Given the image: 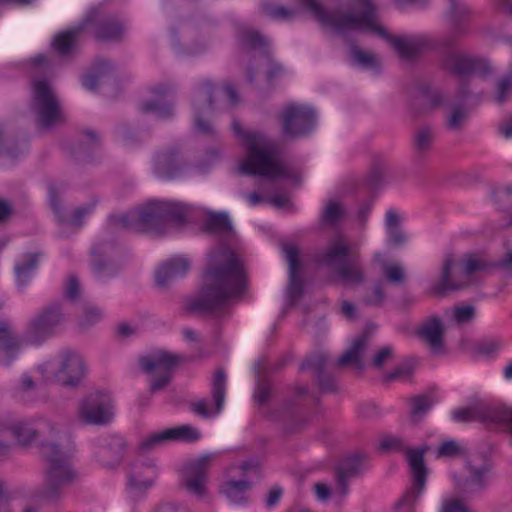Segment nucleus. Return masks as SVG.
<instances>
[{
    "mask_svg": "<svg viewBox=\"0 0 512 512\" xmlns=\"http://www.w3.org/2000/svg\"><path fill=\"white\" fill-rule=\"evenodd\" d=\"M338 277L346 284H359L364 281L363 271L355 263L346 261L336 269Z\"/></svg>",
    "mask_w": 512,
    "mask_h": 512,
    "instance_id": "79ce46f5",
    "label": "nucleus"
},
{
    "mask_svg": "<svg viewBox=\"0 0 512 512\" xmlns=\"http://www.w3.org/2000/svg\"><path fill=\"white\" fill-rule=\"evenodd\" d=\"M382 273L385 279L393 285H401L405 282L406 272L400 263L383 262Z\"/></svg>",
    "mask_w": 512,
    "mask_h": 512,
    "instance_id": "a18cd8bd",
    "label": "nucleus"
},
{
    "mask_svg": "<svg viewBox=\"0 0 512 512\" xmlns=\"http://www.w3.org/2000/svg\"><path fill=\"white\" fill-rule=\"evenodd\" d=\"M449 1V20L451 24L450 32L443 41L446 47H452L456 38L465 35L468 32L467 23L472 16L471 9L458 0Z\"/></svg>",
    "mask_w": 512,
    "mask_h": 512,
    "instance_id": "aec40b11",
    "label": "nucleus"
},
{
    "mask_svg": "<svg viewBox=\"0 0 512 512\" xmlns=\"http://www.w3.org/2000/svg\"><path fill=\"white\" fill-rule=\"evenodd\" d=\"M41 454L47 463L46 485L41 493V498L53 501L61 495L62 489L75 478V471L71 464L73 448L60 447L55 443H43Z\"/></svg>",
    "mask_w": 512,
    "mask_h": 512,
    "instance_id": "39448f33",
    "label": "nucleus"
},
{
    "mask_svg": "<svg viewBox=\"0 0 512 512\" xmlns=\"http://www.w3.org/2000/svg\"><path fill=\"white\" fill-rule=\"evenodd\" d=\"M426 486V482L420 486L418 483L412 481V487L408 489L404 495L395 503V509L397 512H414V506L423 493Z\"/></svg>",
    "mask_w": 512,
    "mask_h": 512,
    "instance_id": "a19ab883",
    "label": "nucleus"
},
{
    "mask_svg": "<svg viewBox=\"0 0 512 512\" xmlns=\"http://www.w3.org/2000/svg\"><path fill=\"white\" fill-rule=\"evenodd\" d=\"M114 250V244L108 241H102L93 246L91 269L98 280L113 277L117 273L118 268L111 261Z\"/></svg>",
    "mask_w": 512,
    "mask_h": 512,
    "instance_id": "412c9836",
    "label": "nucleus"
},
{
    "mask_svg": "<svg viewBox=\"0 0 512 512\" xmlns=\"http://www.w3.org/2000/svg\"><path fill=\"white\" fill-rule=\"evenodd\" d=\"M103 318V312L100 308L94 306H86L84 308L83 316L79 322L81 328L86 329Z\"/></svg>",
    "mask_w": 512,
    "mask_h": 512,
    "instance_id": "4d7b16f0",
    "label": "nucleus"
},
{
    "mask_svg": "<svg viewBox=\"0 0 512 512\" xmlns=\"http://www.w3.org/2000/svg\"><path fill=\"white\" fill-rule=\"evenodd\" d=\"M124 32V23L115 16H101L94 19V33L97 41H117L122 38Z\"/></svg>",
    "mask_w": 512,
    "mask_h": 512,
    "instance_id": "c756f323",
    "label": "nucleus"
},
{
    "mask_svg": "<svg viewBox=\"0 0 512 512\" xmlns=\"http://www.w3.org/2000/svg\"><path fill=\"white\" fill-rule=\"evenodd\" d=\"M54 431V425L44 418L18 421L0 430L2 439L5 434L10 433L21 445L31 444L40 436L51 435Z\"/></svg>",
    "mask_w": 512,
    "mask_h": 512,
    "instance_id": "f3484780",
    "label": "nucleus"
},
{
    "mask_svg": "<svg viewBox=\"0 0 512 512\" xmlns=\"http://www.w3.org/2000/svg\"><path fill=\"white\" fill-rule=\"evenodd\" d=\"M442 66L444 69L460 77L470 74L486 77L492 73V68L486 60L462 52L451 51L446 53L442 59Z\"/></svg>",
    "mask_w": 512,
    "mask_h": 512,
    "instance_id": "dca6fc26",
    "label": "nucleus"
},
{
    "mask_svg": "<svg viewBox=\"0 0 512 512\" xmlns=\"http://www.w3.org/2000/svg\"><path fill=\"white\" fill-rule=\"evenodd\" d=\"M207 231L215 234L230 236L233 234L231 221L226 213H210L205 222Z\"/></svg>",
    "mask_w": 512,
    "mask_h": 512,
    "instance_id": "4c0bfd02",
    "label": "nucleus"
},
{
    "mask_svg": "<svg viewBox=\"0 0 512 512\" xmlns=\"http://www.w3.org/2000/svg\"><path fill=\"white\" fill-rule=\"evenodd\" d=\"M452 419L455 422H470L478 419L475 408H460L452 412Z\"/></svg>",
    "mask_w": 512,
    "mask_h": 512,
    "instance_id": "69168bd1",
    "label": "nucleus"
},
{
    "mask_svg": "<svg viewBox=\"0 0 512 512\" xmlns=\"http://www.w3.org/2000/svg\"><path fill=\"white\" fill-rule=\"evenodd\" d=\"M240 43L246 49H262L267 46V39L258 31L245 29L240 34Z\"/></svg>",
    "mask_w": 512,
    "mask_h": 512,
    "instance_id": "49530a36",
    "label": "nucleus"
},
{
    "mask_svg": "<svg viewBox=\"0 0 512 512\" xmlns=\"http://www.w3.org/2000/svg\"><path fill=\"white\" fill-rule=\"evenodd\" d=\"M497 102L502 104L506 101L507 95L512 91V73L501 79L497 84Z\"/></svg>",
    "mask_w": 512,
    "mask_h": 512,
    "instance_id": "e2e57ef3",
    "label": "nucleus"
},
{
    "mask_svg": "<svg viewBox=\"0 0 512 512\" xmlns=\"http://www.w3.org/2000/svg\"><path fill=\"white\" fill-rule=\"evenodd\" d=\"M329 366V358L325 352H316L308 356L301 365V370L313 369L317 374L319 387L323 391L332 392L336 390L334 377L327 375L325 369Z\"/></svg>",
    "mask_w": 512,
    "mask_h": 512,
    "instance_id": "bb28decb",
    "label": "nucleus"
},
{
    "mask_svg": "<svg viewBox=\"0 0 512 512\" xmlns=\"http://www.w3.org/2000/svg\"><path fill=\"white\" fill-rule=\"evenodd\" d=\"M211 457L210 454L202 455L187 462L182 468L180 485L197 499H203L206 495Z\"/></svg>",
    "mask_w": 512,
    "mask_h": 512,
    "instance_id": "f8f14e48",
    "label": "nucleus"
},
{
    "mask_svg": "<svg viewBox=\"0 0 512 512\" xmlns=\"http://www.w3.org/2000/svg\"><path fill=\"white\" fill-rule=\"evenodd\" d=\"M349 255V243L343 236L337 235L328 243L325 249L316 253L315 261L337 269L340 265L348 261Z\"/></svg>",
    "mask_w": 512,
    "mask_h": 512,
    "instance_id": "b1692460",
    "label": "nucleus"
},
{
    "mask_svg": "<svg viewBox=\"0 0 512 512\" xmlns=\"http://www.w3.org/2000/svg\"><path fill=\"white\" fill-rule=\"evenodd\" d=\"M49 200L51 208L61 224L78 228L83 225V219L94 211L97 203L95 200L90 201L76 208L73 214L65 215L62 211L60 201L53 187L49 188Z\"/></svg>",
    "mask_w": 512,
    "mask_h": 512,
    "instance_id": "393cba45",
    "label": "nucleus"
},
{
    "mask_svg": "<svg viewBox=\"0 0 512 512\" xmlns=\"http://www.w3.org/2000/svg\"><path fill=\"white\" fill-rule=\"evenodd\" d=\"M182 357L165 351H157L140 358L141 368L148 374H154L150 380V393L163 389L171 380L172 370Z\"/></svg>",
    "mask_w": 512,
    "mask_h": 512,
    "instance_id": "9d476101",
    "label": "nucleus"
},
{
    "mask_svg": "<svg viewBox=\"0 0 512 512\" xmlns=\"http://www.w3.org/2000/svg\"><path fill=\"white\" fill-rule=\"evenodd\" d=\"M360 471V460L358 457L349 459L343 466L336 470V490L335 492L344 498L348 494L349 480L356 476Z\"/></svg>",
    "mask_w": 512,
    "mask_h": 512,
    "instance_id": "f704fd0d",
    "label": "nucleus"
},
{
    "mask_svg": "<svg viewBox=\"0 0 512 512\" xmlns=\"http://www.w3.org/2000/svg\"><path fill=\"white\" fill-rule=\"evenodd\" d=\"M434 139V133L429 127L420 128L414 136V148L418 153L428 151Z\"/></svg>",
    "mask_w": 512,
    "mask_h": 512,
    "instance_id": "8fccbe9b",
    "label": "nucleus"
},
{
    "mask_svg": "<svg viewBox=\"0 0 512 512\" xmlns=\"http://www.w3.org/2000/svg\"><path fill=\"white\" fill-rule=\"evenodd\" d=\"M190 261L183 257H175L163 263L156 271V284L164 288L179 277L184 276L190 269Z\"/></svg>",
    "mask_w": 512,
    "mask_h": 512,
    "instance_id": "c85d7f7f",
    "label": "nucleus"
},
{
    "mask_svg": "<svg viewBox=\"0 0 512 512\" xmlns=\"http://www.w3.org/2000/svg\"><path fill=\"white\" fill-rule=\"evenodd\" d=\"M304 7L312 16L325 27H329L336 33L344 34L349 31H370L385 38L396 50L399 57L411 60L431 46L428 37H395L386 33L379 26L376 17V8L371 0H358L347 13H329L320 0H301Z\"/></svg>",
    "mask_w": 512,
    "mask_h": 512,
    "instance_id": "f257e3e1",
    "label": "nucleus"
},
{
    "mask_svg": "<svg viewBox=\"0 0 512 512\" xmlns=\"http://www.w3.org/2000/svg\"><path fill=\"white\" fill-rule=\"evenodd\" d=\"M214 91L213 84L206 80L201 83L196 92V99L194 102V127L195 130L201 134H212L213 128L208 121L203 119L202 110L211 112L213 110L212 95Z\"/></svg>",
    "mask_w": 512,
    "mask_h": 512,
    "instance_id": "4be33fe9",
    "label": "nucleus"
},
{
    "mask_svg": "<svg viewBox=\"0 0 512 512\" xmlns=\"http://www.w3.org/2000/svg\"><path fill=\"white\" fill-rule=\"evenodd\" d=\"M369 342V333L364 332L361 335L357 336L350 348L341 356L339 357L337 363L335 365L339 366H346V365H353L356 369L362 370L364 367V364L361 361L362 354L366 347L368 346Z\"/></svg>",
    "mask_w": 512,
    "mask_h": 512,
    "instance_id": "473e14b6",
    "label": "nucleus"
},
{
    "mask_svg": "<svg viewBox=\"0 0 512 512\" xmlns=\"http://www.w3.org/2000/svg\"><path fill=\"white\" fill-rule=\"evenodd\" d=\"M39 259V253H27L16 262L14 271L16 281L19 286H25L31 279L33 273L37 269Z\"/></svg>",
    "mask_w": 512,
    "mask_h": 512,
    "instance_id": "e433bc0d",
    "label": "nucleus"
},
{
    "mask_svg": "<svg viewBox=\"0 0 512 512\" xmlns=\"http://www.w3.org/2000/svg\"><path fill=\"white\" fill-rule=\"evenodd\" d=\"M168 429L171 435V442H196L201 438V432L191 425H181Z\"/></svg>",
    "mask_w": 512,
    "mask_h": 512,
    "instance_id": "c03bdc74",
    "label": "nucleus"
},
{
    "mask_svg": "<svg viewBox=\"0 0 512 512\" xmlns=\"http://www.w3.org/2000/svg\"><path fill=\"white\" fill-rule=\"evenodd\" d=\"M461 447L455 440H448L441 443L437 450L438 457H450L460 453Z\"/></svg>",
    "mask_w": 512,
    "mask_h": 512,
    "instance_id": "774afa93",
    "label": "nucleus"
},
{
    "mask_svg": "<svg viewBox=\"0 0 512 512\" xmlns=\"http://www.w3.org/2000/svg\"><path fill=\"white\" fill-rule=\"evenodd\" d=\"M282 249L285 253L289 268L287 300L290 304H294L303 294V283L300 277L301 264L299 260V249L294 244H284Z\"/></svg>",
    "mask_w": 512,
    "mask_h": 512,
    "instance_id": "6ab92c4d",
    "label": "nucleus"
},
{
    "mask_svg": "<svg viewBox=\"0 0 512 512\" xmlns=\"http://www.w3.org/2000/svg\"><path fill=\"white\" fill-rule=\"evenodd\" d=\"M203 281L198 296L187 305L190 311L217 314L241 297L247 285L243 264L228 246L210 254Z\"/></svg>",
    "mask_w": 512,
    "mask_h": 512,
    "instance_id": "f03ea898",
    "label": "nucleus"
},
{
    "mask_svg": "<svg viewBox=\"0 0 512 512\" xmlns=\"http://www.w3.org/2000/svg\"><path fill=\"white\" fill-rule=\"evenodd\" d=\"M433 399L428 395L416 396L412 399L411 416L416 419L425 414L433 405Z\"/></svg>",
    "mask_w": 512,
    "mask_h": 512,
    "instance_id": "6e6d98bb",
    "label": "nucleus"
},
{
    "mask_svg": "<svg viewBox=\"0 0 512 512\" xmlns=\"http://www.w3.org/2000/svg\"><path fill=\"white\" fill-rule=\"evenodd\" d=\"M158 469L152 460H137L127 471V492L132 499L142 497L155 483Z\"/></svg>",
    "mask_w": 512,
    "mask_h": 512,
    "instance_id": "4468645a",
    "label": "nucleus"
},
{
    "mask_svg": "<svg viewBox=\"0 0 512 512\" xmlns=\"http://www.w3.org/2000/svg\"><path fill=\"white\" fill-rule=\"evenodd\" d=\"M62 320V311L58 304L44 309L33 318L26 331V340L30 344L39 345L54 333Z\"/></svg>",
    "mask_w": 512,
    "mask_h": 512,
    "instance_id": "2eb2a0df",
    "label": "nucleus"
},
{
    "mask_svg": "<svg viewBox=\"0 0 512 512\" xmlns=\"http://www.w3.org/2000/svg\"><path fill=\"white\" fill-rule=\"evenodd\" d=\"M186 210L181 203L153 200L127 213L112 215L110 222L114 227L163 234L168 224L185 222Z\"/></svg>",
    "mask_w": 512,
    "mask_h": 512,
    "instance_id": "20e7f679",
    "label": "nucleus"
},
{
    "mask_svg": "<svg viewBox=\"0 0 512 512\" xmlns=\"http://www.w3.org/2000/svg\"><path fill=\"white\" fill-rule=\"evenodd\" d=\"M443 104L444 96L438 89L432 88L428 84L421 85L417 89L414 103L415 106H420V108L417 109V112H426L428 110L436 109L441 107Z\"/></svg>",
    "mask_w": 512,
    "mask_h": 512,
    "instance_id": "72a5a7b5",
    "label": "nucleus"
},
{
    "mask_svg": "<svg viewBox=\"0 0 512 512\" xmlns=\"http://www.w3.org/2000/svg\"><path fill=\"white\" fill-rule=\"evenodd\" d=\"M263 11L273 19L284 21L292 19L297 13L294 9H288L282 5H274L270 3L263 5Z\"/></svg>",
    "mask_w": 512,
    "mask_h": 512,
    "instance_id": "3c124183",
    "label": "nucleus"
},
{
    "mask_svg": "<svg viewBox=\"0 0 512 512\" xmlns=\"http://www.w3.org/2000/svg\"><path fill=\"white\" fill-rule=\"evenodd\" d=\"M20 350V340L9 322L0 320V365L8 366Z\"/></svg>",
    "mask_w": 512,
    "mask_h": 512,
    "instance_id": "cd10ccee",
    "label": "nucleus"
},
{
    "mask_svg": "<svg viewBox=\"0 0 512 512\" xmlns=\"http://www.w3.org/2000/svg\"><path fill=\"white\" fill-rule=\"evenodd\" d=\"M352 57L355 62L366 68L377 67L379 64L378 58L376 55L365 52L358 47H352L351 49Z\"/></svg>",
    "mask_w": 512,
    "mask_h": 512,
    "instance_id": "13d9d810",
    "label": "nucleus"
},
{
    "mask_svg": "<svg viewBox=\"0 0 512 512\" xmlns=\"http://www.w3.org/2000/svg\"><path fill=\"white\" fill-rule=\"evenodd\" d=\"M236 135L241 137L246 150L239 170L245 175H259L268 179H278L286 175V168L279 160L277 144L257 131L244 132L236 121L232 125Z\"/></svg>",
    "mask_w": 512,
    "mask_h": 512,
    "instance_id": "7ed1b4c3",
    "label": "nucleus"
},
{
    "mask_svg": "<svg viewBox=\"0 0 512 512\" xmlns=\"http://www.w3.org/2000/svg\"><path fill=\"white\" fill-rule=\"evenodd\" d=\"M456 261L453 255H446L442 264L440 278L432 287V292L437 295H444L449 291L464 288L470 283V275L476 271L486 269V262L475 255H468L463 260L462 271H454Z\"/></svg>",
    "mask_w": 512,
    "mask_h": 512,
    "instance_id": "6e6552de",
    "label": "nucleus"
},
{
    "mask_svg": "<svg viewBox=\"0 0 512 512\" xmlns=\"http://www.w3.org/2000/svg\"><path fill=\"white\" fill-rule=\"evenodd\" d=\"M112 66L107 60H98L94 64L92 70L82 79V85L88 90H94L100 81L108 75Z\"/></svg>",
    "mask_w": 512,
    "mask_h": 512,
    "instance_id": "58836bf2",
    "label": "nucleus"
},
{
    "mask_svg": "<svg viewBox=\"0 0 512 512\" xmlns=\"http://www.w3.org/2000/svg\"><path fill=\"white\" fill-rule=\"evenodd\" d=\"M413 375V367L410 363H402L395 367L391 372L386 373L383 377L385 383L396 380H409Z\"/></svg>",
    "mask_w": 512,
    "mask_h": 512,
    "instance_id": "864d4df0",
    "label": "nucleus"
},
{
    "mask_svg": "<svg viewBox=\"0 0 512 512\" xmlns=\"http://www.w3.org/2000/svg\"><path fill=\"white\" fill-rule=\"evenodd\" d=\"M416 333L434 352L442 350L444 325L439 317L431 316L427 318Z\"/></svg>",
    "mask_w": 512,
    "mask_h": 512,
    "instance_id": "7c9ffc66",
    "label": "nucleus"
},
{
    "mask_svg": "<svg viewBox=\"0 0 512 512\" xmlns=\"http://www.w3.org/2000/svg\"><path fill=\"white\" fill-rule=\"evenodd\" d=\"M35 391L36 383L34 380L28 375H23L16 388L17 397L23 402L31 403L35 401L33 397Z\"/></svg>",
    "mask_w": 512,
    "mask_h": 512,
    "instance_id": "09e8293b",
    "label": "nucleus"
},
{
    "mask_svg": "<svg viewBox=\"0 0 512 512\" xmlns=\"http://www.w3.org/2000/svg\"><path fill=\"white\" fill-rule=\"evenodd\" d=\"M393 349L391 346H385L379 349L373 356L371 364L373 367L381 368L392 358Z\"/></svg>",
    "mask_w": 512,
    "mask_h": 512,
    "instance_id": "0e129e2a",
    "label": "nucleus"
},
{
    "mask_svg": "<svg viewBox=\"0 0 512 512\" xmlns=\"http://www.w3.org/2000/svg\"><path fill=\"white\" fill-rule=\"evenodd\" d=\"M379 446L385 452L404 453L412 473V481L414 480L420 486L427 481L428 469L424 462V455L428 450L427 446L409 448L403 438L395 435L383 436Z\"/></svg>",
    "mask_w": 512,
    "mask_h": 512,
    "instance_id": "1a4fd4ad",
    "label": "nucleus"
},
{
    "mask_svg": "<svg viewBox=\"0 0 512 512\" xmlns=\"http://www.w3.org/2000/svg\"><path fill=\"white\" fill-rule=\"evenodd\" d=\"M271 393V385L267 380H261L259 379L257 382V386L254 392V398L255 400L260 404H265Z\"/></svg>",
    "mask_w": 512,
    "mask_h": 512,
    "instance_id": "680f3d73",
    "label": "nucleus"
},
{
    "mask_svg": "<svg viewBox=\"0 0 512 512\" xmlns=\"http://www.w3.org/2000/svg\"><path fill=\"white\" fill-rule=\"evenodd\" d=\"M344 215L345 213L342 206L335 201H330L322 213V220L326 224L334 225L339 222Z\"/></svg>",
    "mask_w": 512,
    "mask_h": 512,
    "instance_id": "603ef678",
    "label": "nucleus"
},
{
    "mask_svg": "<svg viewBox=\"0 0 512 512\" xmlns=\"http://www.w3.org/2000/svg\"><path fill=\"white\" fill-rule=\"evenodd\" d=\"M468 116L467 110L460 104L454 105L448 115L447 126L450 129H459Z\"/></svg>",
    "mask_w": 512,
    "mask_h": 512,
    "instance_id": "5fc2aeb1",
    "label": "nucleus"
},
{
    "mask_svg": "<svg viewBox=\"0 0 512 512\" xmlns=\"http://www.w3.org/2000/svg\"><path fill=\"white\" fill-rule=\"evenodd\" d=\"M30 109L35 117L37 129L47 130L64 121L58 98L46 79L32 82Z\"/></svg>",
    "mask_w": 512,
    "mask_h": 512,
    "instance_id": "0eeeda50",
    "label": "nucleus"
},
{
    "mask_svg": "<svg viewBox=\"0 0 512 512\" xmlns=\"http://www.w3.org/2000/svg\"><path fill=\"white\" fill-rule=\"evenodd\" d=\"M505 346L501 338H492L479 343L477 351L483 355H494Z\"/></svg>",
    "mask_w": 512,
    "mask_h": 512,
    "instance_id": "052dcab7",
    "label": "nucleus"
},
{
    "mask_svg": "<svg viewBox=\"0 0 512 512\" xmlns=\"http://www.w3.org/2000/svg\"><path fill=\"white\" fill-rule=\"evenodd\" d=\"M439 512H474L469 506L457 497H448L442 500Z\"/></svg>",
    "mask_w": 512,
    "mask_h": 512,
    "instance_id": "bf43d9fd",
    "label": "nucleus"
},
{
    "mask_svg": "<svg viewBox=\"0 0 512 512\" xmlns=\"http://www.w3.org/2000/svg\"><path fill=\"white\" fill-rule=\"evenodd\" d=\"M94 14H97V11L91 12L83 24L57 34L52 42L54 50L60 55H68L71 53L75 48L80 33L86 25L92 21Z\"/></svg>",
    "mask_w": 512,
    "mask_h": 512,
    "instance_id": "2f4dec72",
    "label": "nucleus"
},
{
    "mask_svg": "<svg viewBox=\"0 0 512 512\" xmlns=\"http://www.w3.org/2000/svg\"><path fill=\"white\" fill-rule=\"evenodd\" d=\"M141 111L153 113L158 119L165 120L173 115V106L162 99H156L144 102L141 105Z\"/></svg>",
    "mask_w": 512,
    "mask_h": 512,
    "instance_id": "37998d69",
    "label": "nucleus"
},
{
    "mask_svg": "<svg viewBox=\"0 0 512 512\" xmlns=\"http://www.w3.org/2000/svg\"><path fill=\"white\" fill-rule=\"evenodd\" d=\"M38 371L47 382H56L62 386L76 387L82 381L86 367L81 355L65 350L55 358L38 366Z\"/></svg>",
    "mask_w": 512,
    "mask_h": 512,
    "instance_id": "423d86ee",
    "label": "nucleus"
},
{
    "mask_svg": "<svg viewBox=\"0 0 512 512\" xmlns=\"http://www.w3.org/2000/svg\"><path fill=\"white\" fill-rule=\"evenodd\" d=\"M125 448L120 436H101L95 440L94 455L103 466H112L119 462Z\"/></svg>",
    "mask_w": 512,
    "mask_h": 512,
    "instance_id": "5701e85b",
    "label": "nucleus"
},
{
    "mask_svg": "<svg viewBox=\"0 0 512 512\" xmlns=\"http://www.w3.org/2000/svg\"><path fill=\"white\" fill-rule=\"evenodd\" d=\"M168 442H171V435L169 433V429H165L162 431L153 432L144 437L140 442V448L143 451H149Z\"/></svg>",
    "mask_w": 512,
    "mask_h": 512,
    "instance_id": "de8ad7c7",
    "label": "nucleus"
},
{
    "mask_svg": "<svg viewBox=\"0 0 512 512\" xmlns=\"http://www.w3.org/2000/svg\"><path fill=\"white\" fill-rule=\"evenodd\" d=\"M226 373L222 368H218L212 379L211 395L214 400V406L208 407L205 399H200L191 404V410L194 414L202 418H211L217 416L224 407L226 394Z\"/></svg>",
    "mask_w": 512,
    "mask_h": 512,
    "instance_id": "a211bd4d",
    "label": "nucleus"
},
{
    "mask_svg": "<svg viewBox=\"0 0 512 512\" xmlns=\"http://www.w3.org/2000/svg\"><path fill=\"white\" fill-rule=\"evenodd\" d=\"M283 131L290 137H301L311 133L316 126L314 108L304 104H289L281 113Z\"/></svg>",
    "mask_w": 512,
    "mask_h": 512,
    "instance_id": "9b49d317",
    "label": "nucleus"
},
{
    "mask_svg": "<svg viewBox=\"0 0 512 512\" xmlns=\"http://www.w3.org/2000/svg\"><path fill=\"white\" fill-rule=\"evenodd\" d=\"M251 488L249 481H228L222 486V493L231 503L241 504L246 500V492Z\"/></svg>",
    "mask_w": 512,
    "mask_h": 512,
    "instance_id": "ea45409f",
    "label": "nucleus"
},
{
    "mask_svg": "<svg viewBox=\"0 0 512 512\" xmlns=\"http://www.w3.org/2000/svg\"><path fill=\"white\" fill-rule=\"evenodd\" d=\"M475 316V308L473 306H459L454 308V319L457 323H467Z\"/></svg>",
    "mask_w": 512,
    "mask_h": 512,
    "instance_id": "338daca9",
    "label": "nucleus"
},
{
    "mask_svg": "<svg viewBox=\"0 0 512 512\" xmlns=\"http://www.w3.org/2000/svg\"><path fill=\"white\" fill-rule=\"evenodd\" d=\"M180 167L174 151L158 153L155 157L154 171L163 179H173L177 176Z\"/></svg>",
    "mask_w": 512,
    "mask_h": 512,
    "instance_id": "c9c22d12",
    "label": "nucleus"
},
{
    "mask_svg": "<svg viewBox=\"0 0 512 512\" xmlns=\"http://www.w3.org/2000/svg\"><path fill=\"white\" fill-rule=\"evenodd\" d=\"M467 475L455 482L457 490L463 495L477 493L486 486V474L489 470L486 464L476 466L472 462L466 465Z\"/></svg>",
    "mask_w": 512,
    "mask_h": 512,
    "instance_id": "a878e982",
    "label": "nucleus"
},
{
    "mask_svg": "<svg viewBox=\"0 0 512 512\" xmlns=\"http://www.w3.org/2000/svg\"><path fill=\"white\" fill-rule=\"evenodd\" d=\"M79 415L88 424H109L114 416L110 395L105 392H96L88 395L80 404Z\"/></svg>",
    "mask_w": 512,
    "mask_h": 512,
    "instance_id": "ddd939ff",
    "label": "nucleus"
}]
</instances>
